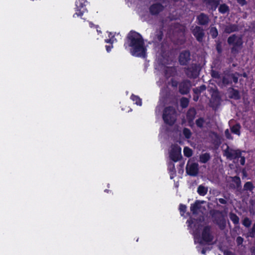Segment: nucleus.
Returning a JSON list of instances; mask_svg holds the SVG:
<instances>
[{
    "label": "nucleus",
    "mask_w": 255,
    "mask_h": 255,
    "mask_svg": "<svg viewBox=\"0 0 255 255\" xmlns=\"http://www.w3.org/2000/svg\"><path fill=\"white\" fill-rule=\"evenodd\" d=\"M130 47V54L135 57H145L146 49L144 39L141 35L133 30L128 33L124 46Z\"/></svg>",
    "instance_id": "nucleus-1"
},
{
    "label": "nucleus",
    "mask_w": 255,
    "mask_h": 255,
    "mask_svg": "<svg viewBox=\"0 0 255 255\" xmlns=\"http://www.w3.org/2000/svg\"><path fill=\"white\" fill-rule=\"evenodd\" d=\"M228 44L232 46L231 52L233 54H238L243 46V39L242 35H237L233 34L230 35L227 39Z\"/></svg>",
    "instance_id": "nucleus-2"
},
{
    "label": "nucleus",
    "mask_w": 255,
    "mask_h": 255,
    "mask_svg": "<svg viewBox=\"0 0 255 255\" xmlns=\"http://www.w3.org/2000/svg\"><path fill=\"white\" fill-rule=\"evenodd\" d=\"M242 152H245V151H242L240 149H234L227 146L226 149L224 150V155L230 160L238 159L240 158V162L241 165H244L246 158L244 156H242Z\"/></svg>",
    "instance_id": "nucleus-3"
},
{
    "label": "nucleus",
    "mask_w": 255,
    "mask_h": 255,
    "mask_svg": "<svg viewBox=\"0 0 255 255\" xmlns=\"http://www.w3.org/2000/svg\"><path fill=\"white\" fill-rule=\"evenodd\" d=\"M162 119L164 123L169 126H173L176 121V111L172 106H168L164 108Z\"/></svg>",
    "instance_id": "nucleus-4"
},
{
    "label": "nucleus",
    "mask_w": 255,
    "mask_h": 255,
    "mask_svg": "<svg viewBox=\"0 0 255 255\" xmlns=\"http://www.w3.org/2000/svg\"><path fill=\"white\" fill-rule=\"evenodd\" d=\"M210 215L213 222L216 224L221 230H224L226 227V221L222 211L218 210H211Z\"/></svg>",
    "instance_id": "nucleus-5"
},
{
    "label": "nucleus",
    "mask_w": 255,
    "mask_h": 255,
    "mask_svg": "<svg viewBox=\"0 0 255 255\" xmlns=\"http://www.w3.org/2000/svg\"><path fill=\"white\" fill-rule=\"evenodd\" d=\"M201 67L199 64L192 63L187 67H185L184 71L186 76L190 79H196L198 77Z\"/></svg>",
    "instance_id": "nucleus-6"
},
{
    "label": "nucleus",
    "mask_w": 255,
    "mask_h": 255,
    "mask_svg": "<svg viewBox=\"0 0 255 255\" xmlns=\"http://www.w3.org/2000/svg\"><path fill=\"white\" fill-rule=\"evenodd\" d=\"M213 236L211 233V227L209 226H206L204 227L201 234V239L199 242L200 245H203L205 243H209L212 242Z\"/></svg>",
    "instance_id": "nucleus-7"
},
{
    "label": "nucleus",
    "mask_w": 255,
    "mask_h": 255,
    "mask_svg": "<svg viewBox=\"0 0 255 255\" xmlns=\"http://www.w3.org/2000/svg\"><path fill=\"white\" fill-rule=\"evenodd\" d=\"M191 87V82L189 80L184 79L179 82L178 91L181 95H187L189 93Z\"/></svg>",
    "instance_id": "nucleus-8"
},
{
    "label": "nucleus",
    "mask_w": 255,
    "mask_h": 255,
    "mask_svg": "<svg viewBox=\"0 0 255 255\" xmlns=\"http://www.w3.org/2000/svg\"><path fill=\"white\" fill-rule=\"evenodd\" d=\"M169 157L174 162L178 161L182 157L181 148L177 144L173 145L169 152Z\"/></svg>",
    "instance_id": "nucleus-9"
},
{
    "label": "nucleus",
    "mask_w": 255,
    "mask_h": 255,
    "mask_svg": "<svg viewBox=\"0 0 255 255\" xmlns=\"http://www.w3.org/2000/svg\"><path fill=\"white\" fill-rule=\"evenodd\" d=\"M191 32L198 42L202 43L203 41L205 33L202 27L196 25L191 29Z\"/></svg>",
    "instance_id": "nucleus-10"
},
{
    "label": "nucleus",
    "mask_w": 255,
    "mask_h": 255,
    "mask_svg": "<svg viewBox=\"0 0 255 255\" xmlns=\"http://www.w3.org/2000/svg\"><path fill=\"white\" fill-rule=\"evenodd\" d=\"M191 54L189 50H185L181 51L178 57L180 65L182 66L187 65L191 60Z\"/></svg>",
    "instance_id": "nucleus-11"
},
{
    "label": "nucleus",
    "mask_w": 255,
    "mask_h": 255,
    "mask_svg": "<svg viewBox=\"0 0 255 255\" xmlns=\"http://www.w3.org/2000/svg\"><path fill=\"white\" fill-rule=\"evenodd\" d=\"M164 6L160 2H155L151 4L149 7V11L151 15L157 16L162 12Z\"/></svg>",
    "instance_id": "nucleus-12"
},
{
    "label": "nucleus",
    "mask_w": 255,
    "mask_h": 255,
    "mask_svg": "<svg viewBox=\"0 0 255 255\" xmlns=\"http://www.w3.org/2000/svg\"><path fill=\"white\" fill-rule=\"evenodd\" d=\"M196 21L198 26H207L209 23L210 19L208 14L201 12L197 16Z\"/></svg>",
    "instance_id": "nucleus-13"
},
{
    "label": "nucleus",
    "mask_w": 255,
    "mask_h": 255,
    "mask_svg": "<svg viewBox=\"0 0 255 255\" xmlns=\"http://www.w3.org/2000/svg\"><path fill=\"white\" fill-rule=\"evenodd\" d=\"M186 171L188 175L191 176H196L199 171L198 164L197 163H192L190 165H187Z\"/></svg>",
    "instance_id": "nucleus-14"
},
{
    "label": "nucleus",
    "mask_w": 255,
    "mask_h": 255,
    "mask_svg": "<svg viewBox=\"0 0 255 255\" xmlns=\"http://www.w3.org/2000/svg\"><path fill=\"white\" fill-rule=\"evenodd\" d=\"M208 8L214 11H215L220 4L219 0H203Z\"/></svg>",
    "instance_id": "nucleus-15"
},
{
    "label": "nucleus",
    "mask_w": 255,
    "mask_h": 255,
    "mask_svg": "<svg viewBox=\"0 0 255 255\" xmlns=\"http://www.w3.org/2000/svg\"><path fill=\"white\" fill-rule=\"evenodd\" d=\"M239 31V26L236 24H229L225 26L224 32L227 34Z\"/></svg>",
    "instance_id": "nucleus-16"
},
{
    "label": "nucleus",
    "mask_w": 255,
    "mask_h": 255,
    "mask_svg": "<svg viewBox=\"0 0 255 255\" xmlns=\"http://www.w3.org/2000/svg\"><path fill=\"white\" fill-rule=\"evenodd\" d=\"M229 97L231 99H233L235 100H238L241 99V95L239 90L233 88H229Z\"/></svg>",
    "instance_id": "nucleus-17"
},
{
    "label": "nucleus",
    "mask_w": 255,
    "mask_h": 255,
    "mask_svg": "<svg viewBox=\"0 0 255 255\" xmlns=\"http://www.w3.org/2000/svg\"><path fill=\"white\" fill-rule=\"evenodd\" d=\"M203 203V201L196 200L193 204H191L190 206V211L193 214H197L198 210L201 209V204Z\"/></svg>",
    "instance_id": "nucleus-18"
},
{
    "label": "nucleus",
    "mask_w": 255,
    "mask_h": 255,
    "mask_svg": "<svg viewBox=\"0 0 255 255\" xmlns=\"http://www.w3.org/2000/svg\"><path fill=\"white\" fill-rule=\"evenodd\" d=\"M163 37V29L160 28L157 29L155 32V34L153 37V41L155 42L159 43L161 42Z\"/></svg>",
    "instance_id": "nucleus-19"
},
{
    "label": "nucleus",
    "mask_w": 255,
    "mask_h": 255,
    "mask_svg": "<svg viewBox=\"0 0 255 255\" xmlns=\"http://www.w3.org/2000/svg\"><path fill=\"white\" fill-rule=\"evenodd\" d=\"M197 114L196 109L194 108H190L186 113L187 120H194Z\"/></svg>",
    "instance_id": "nucleus-20"
},
{
    "label": "nucleus",
    "mask_w": 255,
    "mask_h": 255,
    "mask_svg": "<svg viewBox=\"0 0 255 255\" xmlns=\"http://www.w3.org/2000/svg\"><path fill=\"white\" fill-rule=\"evenodd\" d=\"M210 159L211 155L208 152L202 153L199 156V162L201 163H206Z\"/></svg>",
    "instance_id": "nucleus-21"
},
{
    "label": "nucleus",
    "mask_w": 255,
    "mask_h": 255,
    "mask_svg": "<svg viewBox=\"0 0 255 255\" xmlns=\"http://www.w3.org/2000/svg\"><path fill=\"white\" fill-rule=\"evenodd\" d=\"M168 170L170 174V179H173L176 176V171L174 163L171 162L168 164Z\"/></svg>",
    "instance_id": "nucleus-22"
},
{
    "label": "nucleus",
    "mask_w": 255,
    "mask_h": 255,
    "mask_svg": "<svg viewBox=\"0 0 255 255\" xmlns=\"http://www.w3.org/2000/svg\"><path fill=\"white\" fill-rule=\"evenodd\" d=\"M230 219L232 221L233 223L235 225H239L240 224V218L239 217L234 213L231 212L229 213ZM236 227H237L236 226Z\"/></svg>",
    "instance_id": "nucleus-23"
},
{
    "label": "nucleus",
    "mask_w": 255,
    "mask_h": 255,
    "mask_svg": "<svg viewBox=\"0 0 255 255\" xmlns=\"http://www.w3.org/2000/svg\"><path fill=\"white\" fill-rule=\"evenodd\" d=\"M241 126L239 123L236 124L230 128L231 132L238 135H240L241 134Z\"/></svg>",
    "instance_id": "nucleus-24"
},
{
    "label": "nucleus",
    "mask_w": 255,
    "mask_h": 255,
    "mask_svg": "<svg viewBox=\"0 0 255 255\" xmlns=\"http://www.w3.org/2000/svg\"><path fill=\"white\" fill-rule=\"evenodd\" d=\"M255 188V186L254 185L252 182L248 181L246 182L244 185L243 191H250L252 192Z\"/></svg>",
    "instance_id": "nucleus-25"
},
{
    "label": "nucleus",
    "mask_w": 255,
    "mask_h": 255,
    "mask_svg": "<svg viewBox=\"0 0 255 255\" xmlns=\"http://www.w3.org/2000/svg\"><path fill=\"white\" fill-rule=\"evenodd\" d=\"M218 10L220 13L222 14L228 13L230 11V8L228 5L225 3H223L220 5Z\"/></svg>",
    "instance_id": "nucleus-26"
},
{
    "label": "nucleus",
    "mask_w": 255,
    "mask_h": 255,
    "mask_svg": "<svg viewBox=\"0 0 255 255\" xmlns=\"http://www.w3.org/2000/svg\"><path fill=\"white\" fill-rule=\"evenodd\" d=\"M197 191L199 195L204 196L207 193L208 188L200 185L198 187Z\"/></svg>",
    "instance_id": "nucleus-27"
},
{
    "label": "nucleus",
    "mask_w": 255,
    "mask_h": 255,
    "mask_svg": "<svg viewBox=\"0 0 255 255\" xmlns=\"http://www.w3.org/2000/svg\"><path fill=\"white\" fill-rule=\"evenodd\" d=\"M86 0H78L75 2L76 7L77 8L82 9L83 10H86Z\"/></svg>",
    "instance_id": "nucleus-28"
},
{
    "label": "nucleus",
    "mask_w": 255,
    "mask_h": 255,
    "mask_svg": "<svg viewBox=\"0 0 255 255\" xmlns=\"http://www.w3.org/2000/svg\"><path fill=\"white\" fill-rule=\"evenodd\" d=\"M206 89V86L205 85H202L201 86L196 87L195 88H194L193 89V93L197 94V95H200L201 94V93L203 92L204 91H205Z\"/></svg>",
    "instance_id": "nucleus-29"
},
{
    "label": "nucleus",
    "mask_w": 255,
    "mask_h": 255,
    "mask_svg": "<svg viewBox=\"0 0 255 255\" xmlns=\"http://www.w3.org/2000/svg\"><path fill=\"white\" fill-rule=\"evenodd\" d=\"M222 83L225 86L232 84V81L231 80V76H230V74H227L223 77Z\"/></svg>",
    "instance_id": "nucleus-30"
},
{
    "label": "nucleus",
    "mask_w": 255,
    "mask_h": 255,
    "mask_svg": "<svg viewBox=\"0 0 255 255\" xmlns=\"http://www.w3.org/2000/svg\"><path fill=\"white\" fill-rule=\"evenodd\" d=\"M130 99L133 102H134L135 104H136L137 105L141 106V99L138 96L132 94L130 96Z\"/></svg>",
    "instance_id": "nucleus-31"
},
{
    "label": "nucleus",
    "mask_w": 255,
    "mask_h": 255,
    "mask_svg": "<svg viewBox=\"0 0 255 255\" xmlns=\"http://www.w3.org/2000/svg\"><path fill=\"white\" fill-rule=\"evenodd\" d=\"M205 122V121L204 119L202 117H200L196 120L195 124L198 128H202L204 127Z\"/></svg>",
    "instance_id": "nucleus-32"
},
{
    "label": "nucleus",
    "mask_w": 255,
    "mask_h": 255,
    "mask_svg": "<svg viewBox=\"0 0 255 255\" xmlns=\"http://www.w3.org/2000/svg\"><path fill=\"white\" fill-rule=\"evenodd\" d=\"M210 33L213 39L216 38L218 35V31L216 27H212L210 29Z\"/></svg>",
    "instance_id": "nucleus-33"
},
{
    "label": "nucleus",
    "mask_w": 255,
    "mask_h": 255,
    "mask_svg": "<svg viewBox=\"0 0 255 255\" xmlns=\"http://www.w3.org/2000/svg\"><path fill=\"white\" fill-rule=\"evenodd\" d=\"M189 103L188 99L185 97H183L180 100V106L182 108H187Z\"/></svg>",
    "instance_id": "nucleus-34"
},
{
    "label": "nucleus",
    "mask_w": 255,
    "mask_h": 255,
    "mask_svg": "<svg viewBox=\"0 0 255 255\" xmlns=\"http://www.w3.org/2000/svg\"><path fill=\"white\" fill-rule=\"evenodd\" d=\"M174 68L173 67H167L164 71L165 76L166 78H169L173 76Z\"/></svg>",
    "instance_id": "nucleus-35"
},
{
    "label": "nucleus",
    "mask_w": 255,
    "mask_h": 255,
    "mask_svg": "<svg viewBox=\"0 0 255 255\" xmlns=\"http://www.w3.org/2000/svg\"><path fill=\"white\" fill-rule=\"evenodd\" d=\"M183 153L184 156L187 157H190L193 154V151L190 148L186 146L183 149Z\"/></svg>",
    "instance_id": "nucleus-36"
},
{
    "label": "nucleus",
    "mask_w": 255,
    "mask_h": 255,
    "mask_svg": "<svg viewBox=\"0 0 255 255\" xmlns=\"http://www.w3.org/2000/svg\"><path fill=\"white\" fill-rule=\"evenodd\" d=\"M183 134L185 137L187 139H189L191 137L192 132L191 130L186 128H184L183 129Z\"/></svg>",
    "instance_id": "nucleus-37"
},
{
    "label": "nucleus",
    "mask_w": 255,
    "mask_h": 255,
    "mask_svg": "<svg viewBox=\"0 0 255 255\" xmlns=\"http://www.w3.org/2000/svg\"><path fill=\"white\" fill-rule=\"evenodd\" d=\"M230 76H231L232 82H234L235 84L238 83L239 76H240V74L239 73L235 72V73H231L230 74Z\"/></svg>",
    "instance_id": "nucleus-38"
},
{
    "label": "nucleus",
    "mask_w": 255,
    "mask_h": 255,
    "mask_svg": "<svg viewBox=\"0 0 255 255\" xmlns=\"http://www.w3.org/2000/svg\"><path fill=\"white\" fill-rule=\"evenodd\" d=\"M242 224L246 228H249L252 224V221L248 217H245L243 220Z\"/></svg>",
    "instance_id": "nucleus-39"
},
{
    "label": "nucleus",
    "mask_w": 255,
    "mask_h": 255,
    "mask_svg": "<svg viewBox=\"0 0 255 255\" xmlns=\"http://www.w3.org/2000/svg\"><path fill=\"white\" fill-rule=\"evenodd\" d=\"M211 75L213 78L219 79L221 78V74L218 71L212 70Z\"/></svg>",
    "instance_id": "nucleus-40"
},
{
    "label": "nucleus",
    "mask_w": 255,
    "mask_h": 255,
    "mask_svg": "<svg viewBox=\"0 0 255 255\" xmlns=\"http://www.w3.org/2000/svg\"><path fill=\"white\" fill-rule=\"evenodd\" d=\"M76 9V12L73 14V17H75V15H77V16H80L82 17L85 12V10H83L82 9L75 8Z\"/></svg>",
    "instance_id": "nucleus-41"
},
{
    "label": "nucleus",
    "mask_w": 255,
    "mask_h": 255,
    "mask_svg": "<svg viewBox=\"0 0 255 255\" xmlns=\"http://www.w3.org/2000/svg\"><path fill=\"white\" fill-rule=\"evenodd\" d=\"M255 236V222L254 223L253 227L248 233V237L254 238Z\"/></svg>",
    "instance_id": "nucleus-42"
},
{
    "label": "nucleus",
    "mask_w": 255,
    "mask_h": 255,
    "mask_svg": "<svg viewBox=\"0 0 255 255\" xmlns=\"http://www.w3.org/2000/svg\"><path fill=\"white\" fill-rule=\"evenodd\" d=\"M232 181L236 184V186L241 184L240 177L238 176H235L232 177Z\"/></svg>",
    "instance_id": "nucleus-43"
},
{
    "label": "nucleus",
    "mask_w": 255,
    "mask_h": 255,
    "mask_svg": "<svg viewBox=\"0 0 255 255\" xmlns=\"http://www.w3.org/2000/svg\"><path fill=\"white\" fill-rule=\"evenodd\" d=\"M201 227V224L199 223H195L194 224V228H195L194 232L195 234L199 233L200 229Z\"/></svg>",
    "instance_id": "nucleus-44"
},
{
    "label": "nucleus",
    "mask_w": 255,
    "mask_h": 255,
    "mask_svg": "<svg viewBox=\"0 0 255 255\" xmlns=\"http://www.w3.org/2000/svg\"><path fill=\"white\" fill-rule=\"evenodd\" d=\"M216 49L218 53H221L222 51L221 42L218 41L216 45Z\"/></svg>",
    "instance_id": "nucleus-45"
},
{
    "label": "nucleus",
    "mask_w": 255,
    "mask_h": 255,
    "mask_svg": "<svg viewBox=\"0 0 255 255\" xmlns=\"http://www.w3.org/2000/svg\"><path fill=\"white\" fill-rule=\"evenodd\" d=\"M187 207L185 205L180 204L179 205V210L180 212L182 213V214H184L186 212Z\"/></svg>",
    "instance_id": "nucleus-46"
},
{
    "label": "nucleus",
    "mask_w": 255,
    "mask_h": 255,
    "mask_svg": "<svg viewBox=\"0 0 255 255\" xmlns=\"http://www.w3.org/2000/svg\"><path fill=\"white\" fill-rule=\"evenodd\" d=\"M244 242V239L241 236H239L236 239V243L237 246H239L242 245Z\"/></svg>",
    "instance_id": "nucleus-47"
},
{
    "label": "nucleus",
    "mask_w": 255,
    "mask_h": 255,
    "mask_svg": "<svg viewBox=\"0 0 255 255\" xmlns=\"http://www.w3.org/2000/svg\"><path fill=\"white\" fill-rule=\"evenodd\" d=\"M170 83H171V86L172 87L175 88V87H177L178 86H179V83L177 81L175 80L174 79H171Z\"/></svg>",
    "instance_id": "nucleus-48"
},
{
    "label": "nucleus",
    "mask_w": 255,
    "mask_h": 255,
    "mask_svg": "<svg viewBox=\"0 0 255 255\" xmlns=\"http://www.w3.org/2000/svg\"><path fill=\"white\" fill-rule=\"evenodd\" d=\"M225 136H226L227 138L229 139H233V137H232L231 133H230L228 129H227L225 130Z\"/></svg>",
    "instance_id": "nucleus-49"
},
{
    "label": "nucleus",
    "mask_w": 255,
    "mask_h": 255,
    "mask_svg": "<svg viewBox=\"0 0 255 255\" xmlns=\"http://www.w3.org/2000/svg\"><path fill=\"white\" fill-rule=\"evenodd\" d=\"M237 1L241 6H244L247 4L246 0H237Z\"/></svg>",
    "instance_id": "nucleus-50"
},
{
    "label": "nucleus",
    "mask_w": 255,
    "mask_h": 255,
    "mask_svg": "<svg viewBox=\"0 0 255 255\" xmlns=\"http://www.w3.org/2000/svg\"><path fill=\"white\" fill-rule=\"evenodd\" d=\"M236 188L237 189V191L239 192L240 193H242L243 191V189L242 188V185L241 184L240 185H237L236 186Z\"/></svg>",
    "instance_id": "nucleus-51"
},
{
    "label": "nucleus",
    "mask_w": 255,
    "mask_h": 255,
    "mask_svg": "<svg viewBox=\"0 0 255 255\" xmlns=\"http://www.w3.org/2000/svg\"><path fill=\"white\" fill-rule=\"evenodd\" d=\"M187 121L188 122L189 126L192 128L194 125V120H187Z\"/></svg>",
    "instance_id": "nucleus-52"
},
{
    "label": "nucleus",
    "mask_w": 255,
    "mask_h": 255,
    "mask_svg": "<svg viewBox=\"0 0 255 255\" xmlns=\"http://www.w3.org/2000/svg\"><path fill=\"white\" fill-rule=\"evenodd\" d=\"M218 201L222 204H227V201L223 198H219Z\"/></svg>",
    "instance_id": "nucleus-53"
},
{
    "label": "nucleus",
    "mask_w": 255,
    "mask_h": 255,
    "mask_svg": "<svg viewBox=\"0 0 255 255\" xmlns=\"http://www.w3.org/2000/svg\"><path fill=\"white\" fill-rule=\"evenodd\" d=\"M199 96H200V95H197V94H193V100L195 102L198 101V100H199Z\"/></svg>",
    "instance_id": "nucleus-54"
},
{
    "label": "nucleus",
    "mask_w": 255,
    "mask_h": 255,
    "mask_svg": "<svg viewBox=\"0 0 255 255\" xmlns=\"http://www.w3.org/2000/svg\"><path fill=\"white\" fill-rule=\"evenodd\" d=\"M113 48V45H106V50L108 52L111 51V49Z\"/></svg>",
    "instance_id": "nucleus-55"
},
{
    "label": "nucleus",
    "mask_w": 255,
    "mask_h": 255,
    "mask_svg": "<svg viewBox=\"0 0 255 255\" xmlns=\"http://www.w3.org/2000/svg\"><path fill=\"white\" fill-rule=\"evenodd\" d=\"M224 255H234V254L230 251H226L224 253Z\"/></svg>",
    "instance_id": "nucleus-56"
},
{
    "label": "nucleus",
    "mask_w": 255,
    "mask_h": 255,
    "mask_svg": "<svg viewBox=\"0 0 255 255\" xmlns=\"http://www.w3.org/2000/svg\"><path fill=\"white\" fill-rule=\"evenodd\" d=\"M243 178L246 177L247 176V173L245 169L242 170Z\"/></svg>",
    "instance_id": "nucleus-57"
},
{
    "label": "nucleus",
    "mask_w": 255,
    "mask_h": 255,
    "mask_svg": "<svg viewBox=\"0 0 255 255\" xmlns=\"http://www.w3.org/2000/svg\"><path fill=\"white\" fill-rule=\"evenodd\" d=\"M251 255H255V248L251 249Z\"/></svg>",
    "instance_id": "nucleus-58"
},
{
    "label": "nucleus",
    "mask_w": 255,
    "mask_h": 255,
    "mask_svg": "<svg viewBox=\"0 0 255 255\" xmlns=\"http://www.w3.org/2000/svg\"><path fill=\"white\" fill-rule=\"evenodd\" d=\"M207 251L206 248H203L201 251V254L203 255H205Z\"/></svg>",
    "instance_id": "nucleus-59"
},
{
    "label": "nucleus",
    "mask_w": 255,
    "mask_h": 255,
    "mask_svg": "<svg viewBox=\"0 0 255 255\" xmlns=\"http://www.w3.org/2000/svg\"><path fill=\"white\" fill-rule=\"evenodd\" d=\"M252 25L253 30L255 31V21L252 23Z\"/></svg>",
    "instance_id": "nucleus-60"
},
{
    "label": "nucleus",
    "mask_w": 255,
    "mask_h": 255,
    "mask_svg": "<svg viewBox=\"0 0 255 255\" xmlns=\"http://www.w3.org/2000/svg\"><path fill=\"white\" fill-rule=\"evenodd\" d=\"M111 40L110 39H105V42L106 43H111Z\"/></svg>",
    "instance_id": "nucleus-61"
},
{
    "label": "nucleus",
    "mask_w": 255,
    "mask_h": 255,
    "mask_svg": "<svg viewBox=\"0 0 255 255\" xmlns=\"http://www.w3.org/2000/svg\"><path fill=\"white\" fill-rule=\"evenodd\" d=\"M89 24H90V26L91 27H93V26H95L94 24L93 23H92V22H90L89 23Z\"/></svg>",
    "instance_id": "nucleus-62"
},
{
    "label": "nucleus",
    "mask_w": 255,
    "mask_h": 255,
    "mask_svg": "<svg viewBox=\"0 0 255 255\" xmlns=\"http://www.w3.org/2000/svg\"><path fill=\"white\" fill-rule=\"evenodd\" d=\"M243 76H244V77H247V74H246V73H244V74H243Z\"/></svg>",
    "instance_id": "nucleus-63"
},
{
    "label": "nucleus",
    "mask_w": 255,
    "mask_h": 255,
    "mask_svg": "<svg viewBox=\"0 0 255 255\" xmlns=\"http://www.w3.org/2000/svg\"><path fill=\"white\" fill-rule=\"evenodd\" d=\"M189 222V224L190 225H192V224H193V221H191L190 222Z\"/></svg>",
    "instance_id": "nucleus-64"
}]
</instances>
